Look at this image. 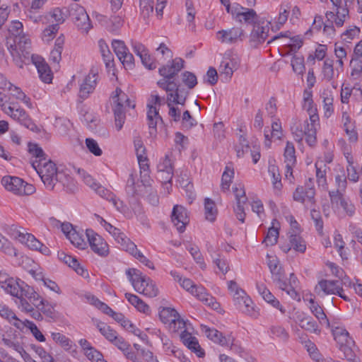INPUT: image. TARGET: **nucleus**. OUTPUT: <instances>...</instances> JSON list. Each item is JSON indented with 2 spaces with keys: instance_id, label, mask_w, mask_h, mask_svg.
Instances as JSON below:
<instances>
[{
  "instance_id": "1",
  "label": "nucleus",
  "mask_w": 362,
  "mask_h": 362,
  "mask_svg": "<svg viewBox=\"0 0 362 362\" xmlns=\"http://www.w3.org/2000/svg\"><path fill=\"white\" fill-rule=\"evenodd\" d=\"M8 32L15 37L16 43L10 45L8 51L16 65L22 68L30 59V39L23 33V25L19 21H13L11 23Z\"/></svg>"
},
{
  "instance_id": "2",
  "label": "nucleus",
  "mask_w": 362,
  "mask_h": 362,
  "mask_svg": "<svg viewBox=\"0 0 362 362\" xmlns=\"http://www.w3.org/2000/svg\"><path fill=\"white\" fill-rule=\"evenodd\" d=\"M319 127L320 118L313 120V118L309 117V121L296 119L291 126V131L296 141L300 143L305 138L307 144L314 147L317 144V131Z\"/></svg>"
},
{
  "instance_id": "3",
  "label": "nucleus",
  "mask_w": 362,
  "mask_h": 362,
  "mask_svg": "<svg viewBox=\"0 0 362 362\" xmlns=\"http://www.w3.org/2000/svg\"><path fill=\"white\" fill-rule=\"evenodd\" d=\"M33 167L40 177L45 187L49 190H53L56 185L62 182L63 185L65 174L59 171L57 165L50 160L33 162Z\"/></svg>"
},
{
  "instance_id": "4",
  "label": "nucleus",
  "mask_w": 362,
  "mask_h": 362,
  "mask_svg": "<svg viewBox=\"0 0 362 362\" xmlns=\"http://www.w3.org/2000/svg\"><path fill=\"white\" fill-rule=\"evenodd\" d=\"M0 286L7 293L17 297L24 295L26 298H35L37 296V292L33 287L26 284L20 279H16L4 272H0ZM33 300L35 299H33Z\"/></svg>"
},
{
  "instance_id": "5",
  "label": "nucleus",
  "mask_w": 362,
  "mask_h": 362,
  "mask_svg": "<svg viewBox=\"0 0 362 362\" xmlns=\"http://www.w3.org/2000/svg\"><path fill=\"white\" fill-rule=\"evenodd\" d=\"M129 281L134 290L146 296L153 298L158 293L156 284L148 276L143 275L136 269H129L126 272Z\"/></svg>"
},
{
  "instance_id": "6",
  "label": "nucleus",
  "mask_w": 362,
  "mask_h": 362,
  "mask_svg": "<svg viewBox=\"0 0 362 362\" xmlns=\"http://www.w3.org/2000/svg\"><path fill=\"white\" fill-rule=\"evenodd\" d=\"M111 103L115 115V127L117 131H119L125 122L127 107L134 108L135 105L132 104L127 95L119 88L112 93Z\"/></svg>"
},
{
  "instance_id": "7",
  "label": "nucleus",
  "mask_w": 362,
  "mask_h": 362,
  "mask_svg": "<svg viewBox=\"0 0 362 362\" xmlns=\"http://www.w3.org/2000/svg\"><path fill=\"white\" fill-rule=\"evenodd\" d=\"M1 184L4 188L16 195L28 196L35 192V187L15 176H4L1 179Z\"/></svg>"
},
{
  "instance_id": "8",
  "label": "nucleus",
  "mask_w": 362,
  "mask_h": 362,
  "mask_svg": "<svg viewBox=\"0 0 362 362\" xmlns=\"http://www.w3.org/2000/svg\"><path fill=\"white\" fill-rule=\"evenodd\" d=\"M269 21L262 18L255 22L249 36L250 46L253 48H257L263 44L269 36Z\"/></svg>"
},
{
  "instance_id": "9",
  "label": "nucleus",
  "mask_w": 362,
  "mask_h": 362,
  "mask_svg": "<svg viewBox=\"0 0 362 362\" xmlns=\"http://www.w3.org/2000/svg\"><path fill=\"white\" fill-rule=\"evenodd\" d=\"M315 291L318 295H337L346 301L350 300L338 281L322 279L315 286Z\"/></svg>"
},
{
  "instance_id": "10",
  "label": "nucleus",
  "mask_w": 362,
  "mask_h": 362,
  "mask_svg": "<svg viewBox=\"0 0 362 362\" xmlns=\"http://www.w3.org/2000/svg\"><path fill=\"white\" fill-rule=\"evenodd\" d=\"M335 11H327L326 18L334 21L336 26L339 28L343 26L345 21L349 18V9L347 3L351 0H330Z\"/></svg>"
},
{
  "instance_id": "11",
  "label": "nucleus",
  "mask_w": 362,
  "mask_h": 362,
  "mask_svg": "<svg viewBox=\"0 0 362 362\" xmlns=\"http://www.w3.org/2000/svg\"><path fill=\"white\" fill-rule=\"evenodd\" d=\"M70 16L76 26L82 32L87 33L92 28L90 18L85 8L78 4L70 7Z\"/></svg>"
},
{
  "instance_id": "12",
  "label": "nucleus",
  "mask_w": 362,
  "mask_h": 362,
  "mask_svg": "<svg viewBox=\"0 0 362 362\" xmlns=\"http://www.w3.org/2000/svg\"><path fill=\"white\" fill-rule=\"evenodd\" d=\"M315 190L311 179L305 186L298 187L293 194L296 202L303 204L306 207L312 208L315 204Z\"/></svg>"
},
{
  "instance_id": "13",
  "label": "nucleus",
  "mask_w": 362,
  "mask_h": 362,
  "mask_svg": "<svg viewBox=\"0 0 362 362\" xmlns=\"http://www.w3.org/2000/svg\"><path fill=\"white\" fill-rule=\"evenodd\" d=\"M245 37V33L242 28L233 27L223 29L216 33V39L222 44L233 45L242 42Z\"/></svg>"
},
{
  "instance_id": "14",
  "label": "nucleus",
  "mask_w": 362,
  "mask_h": 362,
  "mask_svg": "<svg viewBox=\"0 0 362 362\" xmlns=\"http://www.w3.org/2000/svg\"><path fill=\"white\" fill-rule=\"evenodd\" d=\"M6 112L4 113L8 115L15 121H17L21 125L30 129L33 132H37L38 127L33 122L32 119L28 115V113L21 107L13 103L8 108H6Z\"/></svg>"
},
{
  "instance_id": "15",
  "label": "nucleus",
  "mask_w": 362,
  "mask_h": 362,
  "mask_svg": "<svg viewBox=\"0 0 362 362\" xmlns=\"http://www.w3.org/2000/svg\"><path fill=\"white\" fill-rule=\"evenodd\" d=\"M240 59L237 55L232 53H226L218 67L221 77L226 81H228L234 71L238 69Z\"/></svg>"
},
{
  "instance_id": "16",
  "label": "nucleus",
  "mask_w": 362,
  "mask_h": 362,
  "mask_svg": "<svg viewBox=\"0 0 362 362\" xmlns=\"http://www.w3.org/2000/svg\"><path fill=\"white\" fill-rule=\"evenodd\" d=\"M86 235L91 250L101 257H106L109 253V247L104 239L91 229H87Z\"/></svg>"
},
{
  "instance_id": "17",
  "label": "nucleus",
  "mask_w": 362,
  "mask_h": 362,
  "mask_svg": "<svg viewBox=\"0 0 362 362\" xmlns=\"http://www.w3.org/2000/svg\"><path fill=\"white\" fill-rule=\"evenodd\" d=\"M96 218L101 226L114 238L123 250H126L130 245L129 243H133L119 228L107 222L103 218L98 215L96 216Z\"/></svg>"
},
{
  "instance_id": "18",
  "label": "nucleus",
  "mask_w": 362,
  "mask_h": 362,
  "mask_svg": "<svg viewBox=\"0 0 362 362\" xmlns=\"http://www.w3.org/2000/svg\"><path fill=\"white\" fill-rule=\"evenodd\" d=\"M288 243H284L281 245V250L284 253H288L292 249L298 252L304 253L306 250V243L305 240L300 236V234H297L293 232H288Z\"/></svg>"
},
{
  "instance_id": "19",
  "label": "nucleus",
  "mask_w": 362,
  "mask_h": 362,
  "mask_svg": "<svg viewBox=\"0 0 362 362\" xmlns=\"http://www.w3.org/2000/svg\"><path fill=\"white\" fill-rule=\"evenodd\" d=\"M30 58L33 64L35 66L40 78L45 83H50L52 81V73L45 62V59L39 55L33 54L30 52Z\"/></svg>"
},
{
  "instance_id": "20",
  "label": "nucleus",
  "mask_w": 362,
  "mask_h": 362,
  "mask_svg": "<svg viewBox=\"0 0 362 362\" xmlns=\"http://www.w3.org/2000/svg\"><path fill=\"white\" fill-rule=\"evenodd\" d=\"M171 221L180 233L184 232L189 222L187 209L182 206L175 205L172 211Z\"/></svg>"
},
{
  "instance_id": "21",
  "label": "nucleus",
  "mask_w": 362,
  "mask_h": 362,
  "mask_svg": "<svg viewBox=\"0 0 362 362\" xmlns=\"http://www.w3.org/2000/svg\"><path fill=\"white\" fill-rule=\"evenodd\" d=\"M157 168L160 180L169 185V181H171L173 177V166L172 159L168 154L160 159Z\"/></svg>"
},
{
  "instance_id": "22",
  "label": "nucleus",
  "mask_w": 362,
  "mask_h": 362,
  "mask_svg": "<svg viewBox=\"0 0 362 362\" xmlns=\"http://www.w3.org/2000/svg\"><path fill=\"white\" fill-rule=\"evenodd\" d=\"M98 79V72L92 69L81 84L79 90V97L81 98L86 99L93 92L96 87Z\"/></svg>"
},
{
  "instance_id": "23",
  "label": "nucleus",
  "mask_w": 362,
  "mask_h": 362,
  "mask_svg": "<svg viewBox=\"0 0 362 362\" xmlns=\"http://www.w3.org/2000/svg\"><path fill=\"white\" fill-rule=\"evenodd\" d=\"M329 327L332 329V335L339 349L345 346L354 345V340L345 328L335 326L334 324Z\"/></svg>"
},
{
  "instance_id": "24",
  "label": "nucleus",
  "mask_w": 362,
  "mask_h": 362,
  "mask_svg": "<svg viewBox=\"0 0 362 362\" xmlns=\"http://www.w3.org/2000/svg\"><path fill=\"white\" fill-rule=\"evenodd\" d=\"M192 295L213 310H218L220 309V304L216 298L209 293L202 286H198Z\"/></svg>"
},
{
  "instance_id": "25",
  "label": "nucleus",
  "mask_w": 362,
  "mask_h": 362,
  "mask_svg": "<svg viewBox=\"0 0 362 362\" xmlns=\"http://www.w3.org/2000/svg\"><path fill=\"white\" fill-rule=\"evenodd\" d=\"M21 243L32 250L39 251L45 255H49L51 252L46 245H43L31 233H25L23 239H21Z\"/></svg>"
},
{
  "instance_id": "26",
  "label": "nucleus",
  "mask_w": 362,
  "mask_h": 362,
  "mask_svg": "<svg viewBox=\"0 0 362 362\" xmlns=\"http://www.w3.org/2000/svg\"><path fill=\"white\" fill-rule=\"evenodd\" d=\"M184 60L177 57L172 60L170 64L159 68V74L163 77L173 78V77L184 67Z\"/></svg>"
},
{
  "instance_id": "27",
  "label": "nucleus",
  "mask_w": 362,
  "mask_h": 362,
  "mask_svg": "<svg viewBox=\"0 0 362 362\" xmlns=\"http://www.w3.org/2000/svg\"><path fill=\"white\" fill-rule=\"evenodd\" d=\"M201 329L208 339L221 346L227 345V343H229L231 340L230 338H228V334L224 336L221 332L214 328H210L206 325H202Z\"/></svg>"
},
{
  "instance_id": "28",
  "label": "nucleus",
  "mask_w": 362,
  "mask_h": 362,
  "mask_svg": "<svg viewBox=\"0 0 362 362\" xmlns=\"http://www.w3.org/2000/svg\"><path fill=\"white\" fill-rule=\"evenodd\" d=\"M94 191L101 197L110 202L117 211L123 214L125 213L126 206L123 204L122 201L116 198L112 192L102 187L100 185H98Z\"/></svg>"
},
{
  "instance_id": "29",
  "label": "nucleus",
  "mask_w": 362,
  "mask_h": 362,
  "mask_svg": "<svg viewBox=\"0 0 362 362\" xmlns=\"http://www.w3.org/2000/svg\"><path fill=\"white\" fill-rule=\"evenodd\" d=\"M304 300H308L309 302V308L311 313L319 320V322L322 325H325L327 327H329L330 323L329 320L327 319L322 308L318 305L317 302L315 301L314 298L312 297V295H310L309 297L307 296L306 298H304Z\"/></svg>"
},
{
  "instance_id": "30",
  "label": "nucleus",
  "mask_w": 362,
  "mask_h": 362,
  "mask_svg": "<svg viewBox=\"0 0 362 362\" xmlns=\"http://www.w3.org/2000/svg\"><path fill=\"white\" fill-rule=\"evenodd\" d=\"M147 120L150 134L151 136H156L157 133L156 126L159 123H162L163 120L159 115L157 108L152 105H148Z\"/></svg>"
},
{
  "instance_id": "31",
  "label": "nucleus",
  "mask_w": 362,
  "mask_h": 362,
  "mask_svg": "<svg viewBox=\"0 0 362 362\" xmlns=\"http://www.w3.org/2000/svg\"><path fill=\"white\" fill-rule=\"evenodd\" d=\"M185 98L182 97H180L178 93H169L167 95V103L169 107V115L171 117L174 121L177 122L180 119V112L178 108L175 107L172 104H181L183 105L185 103Z\"/></svg>"
},
{
  "instance_id": "32",
  "label": "nucleus",
  "mask_w": 362,
  "mask_h": 362,
  "mask_svg": "<svg viewBox=\"0 0 362 362\" xmlns=\"http://www.w3.org/2000/svg\"><path fill=\"white\" fill-rule=\"evenodd\" d=\"M180 338L183 344L194 351L199 357L204 356V352L200 347L196 337L192 336L187 330H184L180 334Z\"/></svg>"
},
{
  "instance_id": "33",
  "label": "nucleus",
  "mask_w": 362,
  "mask_h": 362,
  "mask_svg": "<svg viewBox=\"0 0 362 362\" xmlns=\"http://www.w3.org/2000/svg\"><path fill=\"white\" fill-rule=\"evenodd\" d=\"M332 204L339 205L345 214L348 216H353L356 213V207L354 203L345 197V195L330 198Z\"/></svg>"
},
{
  "instance_id": "34",
  "label": "nucleus",
  "mask_w": 362,
  "mask_h": 362,
  "mask_svg": "<svg viewBox=\"0 0 362 362\" xmlns=\"http://www.w3.org/2000/svg\"><path fill=\"white\" fill-rule=\"evenodd\" d=\"M37 298L35 296L34 300H33V298H29V300L32 302L36 308L40 310L47 317L52 319L56 317V314L54 313L53 306L49 304L47 301L44 300L43 298L37 293Z\"/></svg>"
},
{
  "instance_id": "35",
  "label": "nucleus",
  "mask_w": 362,
  "mask_h": 362,
  "mask_svg": "<svg viewBox=\"0 0 362 362\" xmlns=\"http://www.w3.org/2000/svg\"><path fill=\"white\" fill-rule=\"evenodd\" d=\"M334 180L336 189L329 192V198L345 195L346 193L347 180L345 174L343 172L341 174H337L334 177Z\"/></svg>"
},
{
  "instance_id": "36",
  "label": "nucleus",
  "mask_w": 362,
  "mask_h": 362,
  "mask_svg": "<svg viewBox=\"0 0 362 362\" xmlns=\"http://www.w3.org/2000/svg\"><path fill=\"white\" fill-rule=\"evenodd\" d=\"M320 98L322 100L324 117L329 118L334 113L333 93L330 90L326 89L322 91Z\"/></svg>"
},
{
  "instance_id": "37",
  "label": "nucleus",
  "mask_w": 362,
  "mask_h": 362,
  "mask_svg": "<svg viewBox=\"0 0 362 362\" xmlns=\"http://www.w3.org/2000/svg\"><path fill=\"white\" fill-rule=\"evenodd\" d=\"M0 315L3 318L7 320L11 325L15 326L20 330L23 329V324L21 320H19L16 315L8 307L0 304Z\"/></svg>"
},
{
  "instance_id": "38",
  "label": "nucleus",
  "mask_w": 362,
  "mask_h": 362,
  "mask_svg": "<svg viewBox=\"0 0 362 362\" xmlns=\"http://www.w3.org/2000/svg\"><path fill=\"white\" fill-rule=\"evenodd\" d=\"M235 20L240 23L254 25L259 19H257V15L253 9L242 8L241 11L236 13Z\"/></svg>"
},
{
  "instance_id": "39",
  "label": "nucleus",
  "mask_w": 362,
  "mask_h": 362,
  "mask_svg": "<svg viewBox=\"0 0 362 362\" xmlns=\"http://www.w3.org/2000/svg\"><path fill=\"white\" fill-rule=\"evenodd\" d=\"M228 289L230 293L233 296V301L235 305H241V300H243L245 296H247L244 290L240 288L235 281H228Z\"/></svg>"
},
{
  "instance_id": "40",
  "label": "nucleus",
  "mask_w": 362,
  "mask_h": 362,
  "mask_svg": "<svg viewBox=\"0 0 362 362\" xmlns=\"http://www.w3.org/2000/svg\"><path fill=\"white\" fill-rule=\"evenodd\" d=\"M272 224V226L269 228L267 233L262 241V243L265 244L266 246L275 245L279 238V223L276 220H273Z\"/></svg>"
},
{
  "instance_id": "41",
  "label": "nucleus",
  "mask_w": 362,
  "mask_h": 362,
  "mask_svg": "<svg viewBox=\"0 0 362 362\" xmlns=\"http://www.w3.org/2000/svg\"><path fill=\"white\" fill-rule=\"evenodd\" d=\"M344 153L349 163V165L346 167V179L348 178L350 182H352L354 183L358 182L359 180V174L356 168L354 165L351 153L346 151V147L344 148Z\"/></svg>"
},
{
  "instance_id": "42",
  "label": "nucleus",
  "mask_w": 362,
  "mask_h": 362,
  "mask_svg": "<svg viewBox=\"0 0 362 362\" xmlns=\"http://www.w3.org/2000/svg\"><path fill=\"white\" fill-rule=\"evenodd\" d=\"M64 44V37L61 35L58 37L54 42V47L50 52L49 60L54 64H58L62 59V52Z\"/></svg>"
},
{
  "instance_id": "43",
  "label": "nucleus",
  "mask_w": 362,
  "mask_h": 362,
  "mask_svg": "<svg viewBox=\"0 0 362 362\" xmlns=\"http://www.w3.org/2000/svg\"><path fill=\"white\" fill-rule=\"evenodd\" d=\"M267 259L273 280H279L283 271L278 258L276 256L267 255Z\"/></svg>"
},
{
  "instance_id": "44",
  "label": "nucleus",
  "mask_w": 362,
  "mask_h": 362,
  "mask_svg": "<svg viewBox=\"0 0 362 362\" xmlns=\"http://www.w3.org/2000/svg\"><path fill=\"white\" fill-rule=\"evenodd\" d=\"M129 246L126 250L129 254L133 255L137 260H139L141 263L144 264L148 268L153 269L154 266L153 263L150 261L146 257H145L143 253L137 249L136 245L132 243H129Z\"/></svg>"
},
{
  "instance_id": "45",
  "label": "nucleus",
  "mask_w": 362,
  "mask_h": 362,
  "mask_svg": "<svg viewBox=\"0 0 362 362\" xmlns=\"http://www.w3.org/2000/svg\"><path fill=\"white\" fill-rule=\"evenodd\" d=\"M234 169L232 165H227L221 177V188L223 192L229 191L230 184L234 177Z\"/></svg>"
},
{
  "instance_id": "46",
  "label": "nucleus",
  "mask_w": 362,
  "mask_h": 362,
  "mask_svg": "<svg viewBox=\"0 0 362 362\" xmlns=\"http://www.w3.org/2000/svg\"><path fill=\"white\" fill-rule=\"evenodd\" d=\"M6 90H8L12 96L16 98L17 100L22 101L28 107L33 108V104L30 101V98L28 97L19 87L13 86L11 83Z\"/></svg>"
},
{
  "instance_id": "47",
  "label": "nucleus",
  "mask_w": 362,
  "mask_h": 362,
  "mask_svg": "<svg viewBox=\"0 0 362 362\" xmlns=\"http://www.w3.org/2000/svg\"><path fill=\"white\" fill-rule=\"evenodd\" d=\"M350 79L358 81L362 78V59L354 58L350 62Z\"/></svg>"
},
{
  "instance_id": "48",
  "label": "nucleus",
  "mask_w": 362,
  "mask_h": 362,
  "mask_svg": "<svg viewBox=\"0 0 362 362\" xmlns=\"http://www.w3.org/2000/svg\"><path fill=\"white\" fill-rule=\"evenodd\" d=\"M178 313L177 310L172 308H163L159 312V317L163 323H164L167 327L173 321H175V317H177Z\"/></svg>"
},
{
  "instance_id": "49",
  "label": "nucleus",
  "mask_w": 362,
  "mask_h": 362,
  "mask_svg": "<svg viewBox=\"0 0 362 362\" xmlns=\"http://www.w3.org/2000/svg\"><path fill=\"white\" fill-rule=\"evenodd\" d=\"M204 214L206 219L211 222H214L216 220L218 214V209L215 202L209 198L204 199Z\"/></svg>"
},
{
  "instance_id": "50",
  "label": "nucleus",
  "mask_w": 362,
  "mask_h": 362,
  "mask_svg": "<svg viewBox=\"0 0 362 362\" xmlns=\"http://www.w3.org/2000/svg\"><path fill=\"white\" fill-rule=\"evenodd\" d=\"M334 61L331 59H326L324 61L323 66H322V75L324 79L327 81H331L336 76H338V69L336 71L333 67Z\"/></svg>"
},
{
  "instance_id": "51",
  "label": "nucleus",
  "mask_w": 362,
  "mask_h": 362,
  "mask_svg": "<svg viewBox=\"0 0 362 362\" xmlns=\"http://www.w3.org/2000/svg\"><path fill=\"white\" fill-rule=\"evenodd\" d=\"M0 338H1L3 343L6 346L15 350L20 354H22L23 351V347L17 340L16 334H13V337L9 334H8L7 337H5L4 334H1L0 333Z\"/></svg>"
},
{
  "instance_id": "52",
  "label": "nucleus",
  "mask_w": 362,
  "mask_h": 362,
  "mask_svg": "<svg viewBox=\"0 0 362 362\" xmlns=\"http://www.w3.org/2000/svg\"><path fill=\"white\" fill-rule=\"evenodd\" d=\"M238 308L245 314L257 317V312L255 310L254 303L252 299L247 296L241 300V305H236Z\"/></svg>"
},
{
  "instance_id": "53",
  "label": "nucleus",
  "mask_w": 362,
  "mask_h": 362,
  "mask_svg": "<svg viewBox=\"0 0 362 362\" xmlns=\"http://www.w3.org/2000/svg\"><path fill=\"white\" fill-rule=\"evenodd\" d=\"M268 173L272 177V182L276 193L278 194L282 187L279 168L275 165H269L268 167Z\"/></svg>"
},
{
  "instance_id": "54",
  "label": "nucleus",
  "mask_w": 362,
  "mask_h": 362,
  "mask_svg": "<svg viewBox=\"0 0 362 362\" xmlns=\"http://www.w3.org/2000/svg\"><path fill=\"white\" fill-rule=\"evenodd\" d=\"M98 47L100 52L106 66H112L113 64V55L111 53L107 44L105 42L104 40L100 39L98 41Z\"/></svg>"
},
{
  "instance_id": "55",
  "label": "nucleus",
  "mask_w": 362,
  "mask_h": 362,
  "mask_svg": "<svg viewBox=\"0 0 362 362\" xmlns=\"http://www.w3.org/2000/svg\"><path fill=\"white\" fill-rule=\"evenodd\" d=\"M291 7V4L289 2H283L281 4L279 9V15L276 18L277 25L281 26L287 21Z\"/></svg>"
},
{
  "instance_id": "56",
  "label": "nucleus",
  "mask_w": 362,
  "mask_h": 362,
  "mask_svg": "<svg viewBox=\"0 0 362 362\" xmlns=\"http://www.w3.org/2000/svg\"><path fill=\"white\" fill-rule=\"evenodd\" d=\"M284 163L296 164V149L291 141H287L284 152Z\"/></svg>"
},
{
  "instance_id": "57",
  "label": "nucleus",
  "mask_w": 362,
  "mask_h": 362,
  "mask_svg": "<svg viewBox=\"0 0 362 362\" xmlns=\"http://www.w3.org/2000/svg\"><path fill=\"white\" fill-rule=\"evenodd\" d=\"M96 327L99 329L100 332L110 341H113L117 336V332L114 331L110 326L104 322L95 321Z\"/></svg>"
},
{
  "instance_id": "58",
  "label": "nucleus",
  "mask_w": 362,
  "mask_h": 362,
  "mask_svg": "<svg viewBox=\"0 0 362 362\" xmlns=\"http://www.w3.org/2000/svg\"><path fill=\"white\" fill-rule=\"evenodd\" d=\"M170 274L180 283V286L191 294L194 293V291L198 286L191 279L182 278L175 272H171Z\"/></svg>"
},
{
  "instance_id": "59",
  "label": "nucleus",
  "mask_w": 362,
  "mask_h": 362,
  "mask_svg": "<svg viewBox=\"0 0 362 362\" xmlns=\"http://www.w3.org/2000/svg\"><path fill=\"white\" fill-rule=\"evenodd\" d=\"M173 78H168L167 77H163V78L159 80L157 83L158 86L165 90L168 93H177V86Z\"/></svg>"
},
{
  "instance_id": "60",
  "label": "nucleus",
  "mask_w": 362,
  "mask_h": 362,
  "mask_svg": "<svg viewBox=\"0 0 362 362\" xmlns=\"http://www.w3.org/2000/svg\"><path fill=\"white\" fill-rule=\"evenodd\" d=\"M0 251L9 256H17V252L12 243L0 233Z\"/></svg>"
},
{
  "instance_id": "61",
  "label": "nucleus",
  "mask_w": 362,
  "mask_h": 362,
  "mask_svg": "<svg viewBox=\"0 0 362 362\" xmlns=\"http://www.w3.org/2000/svg\"><path fill=\"white\" fill-rule=\"evenodd\" d=\"M23 329L25 327L28 328L33 336L35 338V339L40 342L45 341V337L41 332V331L37 328V325L32 321L25 320L23 322Z\"/></svg>"
},
{
  "instance_id": "62",
  "label": "nucleus",
  "mask_w": 362,
  "mask_h": 362,
  "mask_svg": "<svg viewBox=\"0 0 362 362\" xmlns=\"http://www.w3.org/2000/svg\"><path fill=\"white\" fill-rule=\"evenodd\" d=\"M250 148L246 138L241 135L239 138L238 144L235 146L237 156L239 158L243 157L250 151Z\"/></svg>"
},
{
  "instance_id": "63",
  "label": "nucleus",
  "mask_w": 362,
  "mask_h": 362,
  "mask_svg": "<svg viewBox=\"0 0 362 362\" xmlns=\"http://www.w3.org/2000/svg\"><path fill=\"white\" fill-rule=\"evenodd\" d=\"M49 16V21L52 25H57L58 27L59 24L64 22L66 18V16L64 12L59 8L53 9V11L50 12Z\"/></svg>"
},
{
  "instance_id": "64",
  "label": "nucleus",
  "mask_w": 362,
  "mask_h": 362,
  "mask_svg": "<svg viewBox=\"0 0 362 362\" xmlns=\"http://www.w3.org/2000/svg\"><path fill=\"white\" fill-rule=\"evenodd\" d=\"M213 262L216 266L219 272L223 275H225L230 269L227 259L219 254H216V257H214Z\"/></svg>"
}]
</instances>
